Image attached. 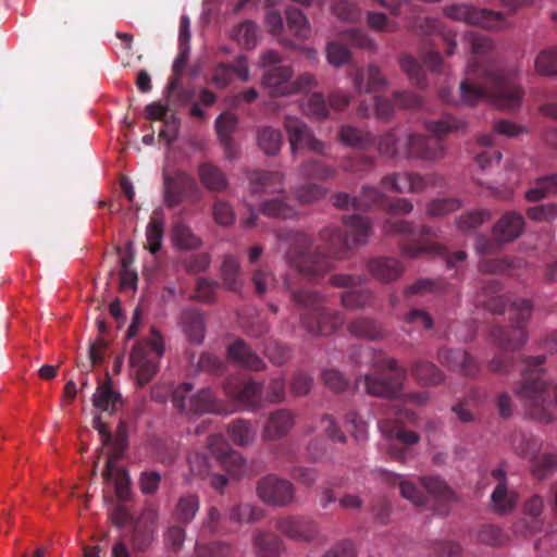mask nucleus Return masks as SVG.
Returning a JSON list of instances; mask_svg holds the SVG:
<instances>
[{
    "label": "nucleus",
    "mask_w": 557,
    "mask_h": 557,
    "mask_svg": "<svg viewBox=\"0 0 557 557\" xmlns=\"http://www.w3.org/2000/svg\"><path fill=\"white\" fill-rule=\"evenodd\" d=\"M545 360L543 355L523 360V382L516 393L533 419L549 423L557 413V384L544 377Z\"/></svg>",
    "instance_id": "4"
},
{
    "label": "nucleus",
    "mask_w": 557,
    "mask_h": 557,
    "mask_svg": "<svg viewBox=\"0 0 557 557\" xmlns=\"http://www.w3.org/2000/svg\"><path fill=\"white\" fill-rule=\"evenodd\" d=\"M476 540L484 545L503 546L508 543L509 536L500 528L485 524L479 529Z\"/></svg>",
    "instance_id": "56"
},
{
    "label": "nucleus",
    "mask_w": 557,
    "mask_h": 557,
    "mask_svg": "<svg viewBox=\"0 0 557 557\" xmlns=\"http://www.w3.org/2000/svg\"><path fill=\"white\" fill-rule=\"evenodd\" d=\"M164 341L161 334L151 329V336L137 342L129 355V367L135 373L137 384H148L160 370V360L164 355Z\"/></svg>",
    "instance_id": "6"
},
{
    "label": "nucleus",
    "mask_w": 557,
    "mask_h": 557,
    "mask_svg": "<svg viewBox=\"0 0 557 557\" xmlns=\"http://www.w3.org/2000/svg\"><path fill=\"white\" fill-rule=\"evenodd\" d=\"M103 445L111 449L106 461V475L109 476L112 474V469L117 466V462L127 447V434L123 423H120L117 426L116 434L114 436L112 435V441Z\"/></svg>",
    "instance_id": "37"
},
{
    "label": "nucleus",
    "mask_w": 557,
    "mask_h": 557,
    "mask_svg": "<svg viewBox=\"0 0 557 557\" xmlns=\"http://www.w3.org/2000/svg\"><path fill=\"white\" fill-rule=\"evenodd\" d=\"M172 233L173 242L180 249L193 250L202 245L201 239L193 233L189 226L182 222L175 223Z\"/></svg>",
    "instance_id": "48"
},
{
    "label": "nucleus",
    "mask_w": 557,
    "mask_h": 557,
    "mask_svg": "<svg viewBox=\"0 0 557 557\" xmlns=\"http://www.w3.org/2000/svg\"><path fill=\"white\" fill-rule=\"evenodd\" d=\"M201 184L210 191L223 193L228 187L226 174L211 162H202L198 166Z\"/></svg>",
    "instance_id": "29"
},
{
    "label": "nucleus",
    "mask_w": 557,
    "mask_h": 557,
    "mask_svg": "<svg viewBox=\"0 0 557 557\" xmlns=\"http://www.w3.org/2000/svg\"><path fill=\"white\" fill-rule=\"evenodd\" d=\"M358 199V210H371L373 208L384 209V205L387 201V196L382 193L379 188L371 185H363Z\"/></svg>",
    "instance_id": "45"
},
{
    "label": "nucleus",
    "mask_w": 557,
    "mask_h": 557,
    "mask_svg": "<svg viewBox=\"0 0 557 557\" xmlns=\"http://www.w3.org/2000/svg\"><path fill=\"white\" fill-rule=\"evenodd\" d=\"M276 529L297 542H312L320 537L318 522L309 517L287 516L276 521Z\"/></svg>",
    "instance_id": "18"
},
{
    "label": "nucleus",
    "mask_w": 557,
    "mask_h": 557,
    "mask_svg": "<svg viewBox=\"0 0 557 557\" xmlns=\"http://www.w3.org/2000/svg\"><path fill=\"white\" fill-rule=\"evenodd\" d=\"M503 285L498 280L491 278L484 282L482 292L478 296V304L487 313L531 312L533 304L530 299L521 298L512 294H499Z\"/></svg>",
    "instance_id": "8"
},
{
    "label": "nucleus",
    "mask_w": 557,
    "mask_h": 557,
    "mask_svg": "<svg viewBox=\"0 0 557 557\" xmlns=\"http://www.w3.org/2000/svg\"><path fill=\"white\" fill-rule=\"evenodd\" d=\"M530 462L532 474L539 480H544L557 470V454L536 455Z\"/></svg>",
    "instance_id": "50"
},
{
    "label": "nucleus",
    "mask_w": 557,
    "mask_h": 557,
    "mask_svg": "<svg viewBox=\"0 0 557 557\" xmlns=\"http://www.w3.org/2000/svg\"><path fill=\"white\" fill-rule=\"evenodd\" d=\"M283 289L295 309L314 313H325L327 300L321 293L308 288L295 287L288 275L283 277Z\"/></svg>",
    "instance_id": "16"
},
{
    "label": "nucleus",
    "mask_w": 557,
    "mask_h": 557,
    "mask_svg": "<svg viewBox=\"0 0 557 557\" xmlns=\"http://www.w3.org/2000/svg\"><path fill=\"white\" fill-rule=\"evenodd\" d=\"M434 238H437V230L423 225L417 238L408 239L400 244L401 255L410 259H418L426 255H445V247L432 242Z\"/></svg>",
    "instance_id": "17"
},
{
    "label": "nucleus",
    "mask_w": 557,
    "mask_h": 557,
    "mask_svg": "<svg viewBox=\"0 0 557 557\" xmlns=\"http://www.w3.org/2000/svg\"><path fill=\"white\" fill-rule=\"evenodd\" d=\"M374 367L379 371L387 370L389 375L381 372L367 374L364 376L366 392L372 396L395 398L404 387L408 370L398 364L394 358H382L374 361Z\"/></svg>",
    "instance_id": "7"
},
{
    "label": "nucleus",
    "mask_w": 557,
    "mask_h": 557,
    "mask_svg": "<svg viewBox=\"0 0 557 557\" xmlns=\"http://www.w3.org/2000/svg\"><path fill=\"white\" fill-rule=\"evenodd\" d=\"M443 177L437 174L422 176L414 172H394L384 175L380 184L391 193L395 194H419L423 193L429 185H442Z\"/></svg>",
    "instance_id": "10"
},
{
    "label": "nucleus",
    "mask_w": 557,
    "mask_h": 557,
    "mask_svg": "<svg viewBox=\"0 0 557 557\" xmlns=\"http://www.w3.org/2000/svg\"><path fill=\"white\" fill-rule=\"evenodd\" d=\"M221 406L210 388H202L191 395L188 400L186 414L219 413Z\"/></svg>",
    "instance_id": "33"
},
{
    "label": "nucleus",
    "mask_w": 557,
    "mask_h": 557,
    "mask_svg": "<svg viewBox=\"0 0 557 557\" xmlns=\"http://www.w3.org/2000/svg\"><path fill=\"white\" fill-rule=\"evenodd\" d=\"M492 507L497 513L505 515L510 512L517 504L518 496L513 491H509L505 482L498 483L492 495Z\"/></svg>",
    "instance_id": "41"
},
{
    "label": "nucleus",
    "mask_w": 557,
    "mask_h": 557,
    "mask_svg": "<svg viewBox=\"0 0 557 557\" xmlns=\"http://www.w3.org/2000/svg\"><path fill=\"white\" fill-rule=\"evenodd\" d=\"M295 424V416L288 409L271 412L264 424L262 437L264 441H275L286 436Z\"/></svg>",
    "instance_id": "24"
},
{
    "label": "nucleus",
    "mask_w": 557,
    "mask_h": 557,
    "mask_svg": "<svg viewBox=\"0 0 557 557\" xmlns=\"http://www.w3.org/2000/svg\"><path fill=\"white\" fill-rule=\"evenodd\" d=\"M354 87L358 92H372L381 90L386 86V79L382 75L376 65H369L367 69V82H364V73L357 70L352 77Z\"/></svg>",
    "instance_id": "31"
},
{
    "label": "nucleus",
    "mask_w": 557,
    "mask_h": 557,
    "mask_svg": "<svg viewBox=\"0 0 557 557\" xmlns=\"http://www.w3.org/2000/svg\"><path fill=\"white\" fill-rule=\"evenodd\" d=\"M164 234V224L161 219L152 216L146 228L147 246L146 248L152 253H157L161 249L162 238Z\"/></svg>",
    "instance_id": "57"
},
{
    "label": "nucleus",
    "mask_w": 557,
    "mask_h": 557,
    "mask_svg": "<svg viewBox=\"0 0 557 557\" xmlns=\"http://www.w3.org/2000/svg\"><path fill=\"white\" fill-rule=\"evenodd\" d=\"M251 283L256 295L263 296L274 287L276 278L272 271L259 268L253 270L251 274Z\"/></svg>",
    "instance_id": "63"
},
{
    "label": "nucleus",
    "mask_w": 557,
    "mask_h": 557,
    "mask_svg": "<svg viewBox=\"0 0 557 557\" xmlns=\"http://www.w3.org/2000/svg\"><path fill=\"white\" fill-rule=\"evenodd\" d=\"M232 38L246 49H252L258 40V26L252 21L247 20L232 30Z\"/></svg>",
    "instance_id": "49"
},
{
    "label": "nucleus",
    "mask_w": 557,
    "mask_h": 557,
    "mask_svg": "<svg viewBox=\"0 0 557 557\" xmlns=\"http://www.w3.org/2000/svg\"><path fill=\"white\" fill-rule=\"evenodd\" d=\"M461 102L475 106L484 98L498 109L516 110L523 97L513 75L498 69H482L470 64L467 77L460 83Z\"/></svg>",
    "instance_id": "3"
},
{
    "label": "nucleus",
    "mask_w": 557,
    "mask_h": 557,
    "mask_svg": "<svg viewBox=\"0 0 557 557\" xmlns=\"http://www.w3.org/2000/svg\"><path fill=\"white\" fill-rule=\"evenodd\" d=\"M524 218L520 212L504 213L493 227V238L497 243H510L517 239L524 230Z\"/></svg>",
    "instance_id": "23"
},
{
    "label": "nucleus",
    "mask_w": 557,
    "mask_h": 557,
    "mask_svg": "<svg viewBox=\"0 0 557 557\" xmlns=\"http://www.w3.org/2000/svg\"><path fill=\"white\" fill-rule=\"evenodd\" d=\"M292 76L293 69L290 66H273L264 71L261 84L272 97L289 96L293 95Z\"/></svg>",
    "instance_id": "20"
},
{
    "label": "nucleus",
    "mask_w": 557,
    "mask_h": 557,
    "mask_svg": "<svg viewBox=\"0 0 557 557\" xmlns=\"http://www.w3.org/2000/svg\"><path fill=\"white\" fill-rule=\"evenodd\" d=\"M227 355L237 366L252 371H260L265 367L263 360L243 339H237L231 344L227 348Z\"/></svg>",
    "instance_id": "26"
},
{
    "label": "nucleus",
    "mask_w": 557,
    "mask_h": 557,
    "mask_svg": "<svg viewBox=\"0 0 557 557\" xmlns=\"http://www.w3.org/2000/svg\"><path fill=\"white\" fill-rule=\"evenodd\" d=\"M418 482L428 493L429 508L438 516H447L451 505L458 502L455 491L438 475H422L418 478Z\"/></svg>",
    "instance_id": "12"
},
{
    "label": "nucleus",
    "mask_w": 557,
    "mask_h": 557,
    "mask_svg": "<svg viewBox=\"0 0 557 557\" xmlns=\"http://www.w3.org/2000/svg\"><path fill=\"white\" fill-rule=\"evenodd\" d=\"M375 160L373 157L356 153L347 157L342 162V169L346 172L363 176L374 169Z\"/></svg>",
    "instance_id": "52"
},
{
    "label": "nucleus",
    "mask_w": 557,
    "mask_h": 557,
    "mask_svg": "<svg viewBox=\"0 0 557 557\" xmlns=\"http://www.w3.org/2000/svg\"><path fill=\"white\" fill-rule=\"evenodd\" d=\"M284 126L288 134L292 153L295 154L298 149L307 148L310 151L325 156V144L314 137L311 129L305 122L295 116H286Z\"/></svg>",
    "instance_id": "14"
},
{
    "label": "nucleus",
    "mask_w": 557,
    "mask_h": 557,
    "mask_svg": "<svg viewBox=\"0 0 557 557\" xmlns=\"http://www.w3.org/2000/svg\"><path fill=\"white\" fill-rule=\"evenodd\" d=\"M257 494L263 503L269 505L287 506L294 500L295 487L286 479L268 474L259 480Z\"/></svg>",
    "instance_id": "13"
},
{
    "label": "nucleus",
    "mask_w": 557,
    "mask_h": 557,
    "mask_svg": "<svg viewBox=\"0 0 557 557\" xmlns=\"http://www.w3.org/2000/svg\"><path fill=\"white\" fill-rule=\"evenodd\" d=\"M232 546L224 541H213L206 544L199 542L195 545L196 557H230Z\"/></svg>",
    "instance_id": "59"
},
{
    "label": "nucleus",
    "mask_w": 557,
    "mask_h": 557,
    "mask_svg": "<svg viewBox=\"0 0 557 557\" xmlns=\"http://www.w3.org/2000/svg\"><path fill=\"white\" fill-rule=\"evenodd\" d=\"M542 440L527 433H515L511 437V449L513 453L523 459L531 461L542 449Z\"/></svg>",
    "instance_id": "32"
},
{
    "label": "nucleus",
    "mask_w": 557,
    "mask_h": 557,
    "mask_svg": "<svg viewBox=\"0 0 557 557\" xmlns=\"http://www.w3.org/2000/svg\"><path fill=\"white\" fill-rule=\"evenodd\" d=\"M220 277L225 289L238 293L244 286L239 260L232 255L224 256L220 268Z\"/></svg>",
    "instance_id": "28"
},
{
    "label": "nucleus",
    "mask_w": 557,
    "mask_h": 557,
    "mask_svg": "<svg viewBox=\"0 0 557 557\" xmlns=\"http://www.w3.org/2000/svg\"><path fill=\"white\" fill-rule=\"evenodd\" d=\"M184 333L189 342L200 344L205 337V322L202 315H184L182 321Z\"/></svg>",
    "instance_id": "61"
},
{
    "label": "nucleus",
    "mask_w": 557,
    "mask_h": 557,
    "mask_svg": "<svg viewBox=\"0 0 557 557\" xmlns=\"http://www.w3.org/2000/svg\"><path fill=\"white\" fill-rule=\"evenodd\" d=\"M120 401L121 395L113 388L111 379L100 383L92 396L94 406L101 412H114Z\"/></svg>",
    "instance_id": "34"
},
{
    "label": "nucleus",
    "mask_w": 557,
    "mask_h": 557,
    "mask_svg": "<svg viewBox=\"0 0 557 557\" xmlns=\"http://www.w3.org/2000/svg\"><path fill=\"white\" fill-rule=\"evenodd\" d=\"M338 137L345 145L358 149H364L372 144V137L369 133H363L350 125L342 126Z\"/></svg>",
    "instance_id": "54"
},
{
    "label": "nucleus",
    "mask_w": 557,
    "mask_h": 557,
    "mask_svg": "<svg viewBox=\"0 0 557 557\" xmlns=\"http://www.w3.org/2000/svg\"><path fill=\"white\" fill-rule=\"evenodd\" d=\"M257 143L267 156H275L282 147V133L272 126H262L258 129Z\"/></svg>",
    "instance_id": "42"
},
{
    "label": "nucleus",
    "mask_w": 557,
    "mask_h": 557,
    "mask_svg": "<svg viewBox=\"0 0 557 557\" xmlns=\"http://www.w3.org/2000/svg\"><path fill=\"white\" fill-rule=\"evenodd\" d=\"M367 268L374 278L383 283L396 281L404 273L401 262L392 257L370 259L367 263Z\"/></svg>",
    "instance_id": "25"
},
{
    "label": "nucleus",
    "mask_w": 557,
    "mask_h": 557,
    "mask_svg": "<svg viewBox=\"0 0 557 557\" xmlns=\"http://www.w3.org/2000/svg\"><path fill=\"white\" fill-rule=\"evenodd\" d=\"M535 70L544 76L557 75V48L542 50L535 59Z\"/></svg>",
    "instance_id": "58"
},
{
    "label": "nucleus",
    "mask_w": 557,
    "mask_h": 557,
    "mask_svg": "<svg viewBox=\"0 0 557 557\" xmlns=\"http://www.w3.org/2000/svg\"><path fill=\"white\" fill-rule=\"evenodd\" d=\"M557 194V173L539 177L529 188L524 197L528 201L537 202L544 198Z\"/></svg>",
    "instance_id": "39"
},
{
    "label": "nucleus",
    "mask_w": 557,
    "mask_h": 557,
    "mask_svg": "<svg viewBox=\"0 0 557 557\" xmlns=\"http://www.w3.org/2000/svg\"><path fill=\"white\" fill-rule=\"evenodd\" d=\"M227 434L235 445L246 447L255 442L257 432L249 420L239 418L228 423Z\"/></svg>",
    "instance_id": "36"
},
{
    "label": "nucleus",
    "mask_w": 557,
    "mask_h": 557,
    "mask_svg": "<svg viewBox=\"0 0 557 557\" xmlns=\"http://www.w3.org/2000/svg\"><path fill=\"white\" fill-rule=\"evenodd\" d=\"M438 360L442 364L465 376H475L480 372L478 361L467 351L460 349H440Z\"/></svg>",
    "instance_id": "22"
},
{
    "label": "nucleus",
    "mask_w": 557,
    "mask_h": 557,
    "mask_svg": "<svg viewBox=\"0 0 557 557\" xmlns=\"http://www.w3.org/2000/svg\"><path fill=\"white\" fill-rule=\"evenodd\" d=\"M326 189L315 183L302 184L294 189L296 200L301 205H309L322 199Z\"/></svg>",
    "instance_id": "60"
},
{
    "label": "nucleus",
    "mask_w": 557,
    "mask_h": 557,
    "mask_svg": "<svg viewBox=\"0 0 557 557\" xmlns=\"http://www.w3.org/2000/svg\"><path fill=\"white\" fill-rule=\"evenodd\" d=\"M373 300V294L366 288H355L342 294V302L346 309H364Z\"/></svg>",
    "instance_id": "53"
},
{
    "label": "nucleus",
    "mask_w": 557,
    "mask_h": 557,
    "mask_svg": "<svg viewBox=\"0 0 557 557\" xmlns=\"http://www.w3.org/2000/svg\"><path fill=\"white\" fill-rule=\"evenodd\" d=\"M305 115L314 120H323L329 115V106L321 92H313L300 104Z\"/></svg>",
    "instance_id": "47"
},
{
    "label": "nucleus",
    "mask_w": 557,
    "mask_h": 557,
    "mask_svg": "<svg viewBox=\"0 0 557 557\" xmlns=\"http://www.w3.org/2000/svg\"><path fill=\"white\" fill-rule=\"evenodd\" d=\"M410 373L422 386H436L445 381V374L434 363L426 360H416L410 367Z\"/></svg>",
    "instance_id": "30"
},
{
    "label": "nucleus",
    "mask_w": 557,
    "mask_h": 557,
    "mask_svg": "<svg viewBox=\"0 0 557 557\" xmlns=\"http://www.w3.org/2000/svg\"><path fill=\"white\" fill-rule=\"evenodd\" d=\"M298 174L307 180L327 181L334 178L337 175V171L322 161L309 159L299 165Z\"/></svg>",
    "instance_id": "40"
},
{
    "label": "nucleus",
    "mask_w": 557,
    "mask_h": 557,
    "mask_svg": "<svg viewBox=\"0 0 557 557\" xmlns=\"http://www.w3.org/2000/svg\"><path fill=\"white\" fill-rule=\"evenodd\" d=\"M343 222L348 230L326 226L320 231L319 238L327 247L312 248V237L300 231H276L277 239L288 244L285 251L287 264L309 281L324 277L334 268L335 260L342 259L354 247L364 245L371 234L369 218L344 215Z\"/></svg>",
    "instance_id": "1"
},
{
    "label": "nucleus",
    "mask_w": 557,
    "mask_h": 557,
    "mask_svg": "<svg viewBox=\"0 0 557 557\" xmlns=\"http://www.w3.org/2000/svg\"><path fill=\"white\" fill-rule=\"evenodd\" d=\"M417 109L422 106V99L411 91H395L393 100L383 97L374 98L375 114L383 121H388L394 112V107Z\"/></svg>",
    "instance_id": "21"
},
{
    "label": "nucleus",
    "mask_w": 557,
    "mask_h": 557,
    "mask_svg": "<svg viewBox=\"0 0 557 557\" xmlns=\"http://www.w3.org/2000/svg\"><path fill=\"white\" fill-rule=\"evenodd\" d=\"M257 557H280L283 542L275 534L267 531H257L252 537Z\"/></svg>",
    "instance_id": "35"
},
{
    "label": "nucleus",
    "mask_w": 557,
    "mask_h": 557,
    "mask_svg": "<svg viewBox=\"0 0 557 557\" xmlns=\"http://www.w3.org/2000/svg\"><path fill=\"white\" fill-rule=\"evenodd\" d=\"M383 480L391 484L399 487L400 495L412 503L414 506L420 508H429V497L420 488L417 482L411 479L398 474L388 470H381Z\"/></svg>",
    "instance_id": "19"
},
{
    "label": "nucleus",
    "mask_w": 557,
    "mask_h": 557,
    "mask_svg": "<svg viewBox=\"0 0 557 557\" xmlns=\"http://www.w3.org/2000/svg\"><path fill=\"white\" fill-rule=\"evenodd\" d=\"M461 546L455 541H435L430 546L429 557H460Z\"/></svg>",
    "instance_id": "64"
},
{
    "label": "nucleus",
    "mask_w": 557,
    "mask_h": 557,
    "mask_svg": "<svg viewBox=\"0 0 557 557\" xmlns=\"http://www.w3.org/2000/svg\"><path fill=\"white\" fill-rule=\"evenodd\" d=\"M446 287V282L442 278H419L406 287V296L413 295H428L443 292Z\"/></svg>",
    "instance_id": "55"
},
{
    "label": "nucleus",
    "mask_w": 557,
    "mask_h": 557,
    "mask_svg": "<svg viewBox=\"0 0 557 557\" xmlns=\"http://www.w3.org/2000/svg\"><path fill=\"white\" fill-rule=\"evenodd\" d=\"M444 11L451 20L486 29H502L506 26V15L500 11L479 9L468 3L451 4Z\"/></svg>",
    "instance_id": "9"
},
{
    "label": "nucleus",
    "mask_w": 557,
    "mask_h": 557,
    "mask_svg": "<svg viewBox=\"0 0 557 557\" xmlns=\"http://www.w3.org/2000/svg\"><path fill=\"white\" fill-rule=\"evenodd\" d=\"M200 508L199 497L196 494L182 495L173 509V517L182 524L190 523Z\"/></svg>",
    "instance_id": "38"
},
{
    "label": "nucleus",
    "mask_w": 557,
    "mask_h": 557,
    "mask_svg": "<svg viewBox=\"0 0 557 557\" xmlns=\"http://www.w3.org/2000/svg\"><path fill=\"white\" fill-rule=\"evenodd\" d=\"M286 21L287 28L294 36L300 39H306L309 36V23L301 10L294 7L287 8Z\"/></svg>",
    "instance_id": "51"
},
{
    "label": "nucleus",
    "mask_w": 557,
    "mask_h": 557,
    "mask_svg": "<svg viewBox=\"0 0 557 557\" xmlns=\"http://www.w3.org/2000/svg\"><path fill=\"white\" fill-rule=\"evenodd\" d=\"M467 122L454 115H444L441 120L426 123V129L433 137L420 134H398L391 129L382 135L377 143V149L382 156L396 158L407 157L426 161L441 160L445 156L443 138L449 134L465 131Z\"/></svg>",
    "instance_id": "2"
},
{
    "label": "nucleus",
    "mask_w": 557,
    "mask_h": 557,
    "mask_svg": "<svg viewBox=\"0 0 557 557\" xmlns=\"http://www.w3.org/2000/svg\"><path fill=\"white\" fill-rule=\"evenodd\" d=\"M527 315H515L509 326H494L491 331V338L502 350L520 349L527 341Z\"/></svg>",
    "instance_id": "15"
},
{
    "label": "nucleus",
    "mask_w": 557,
    "mask_h": 557,
    "mask_svg": "<svg viewBox=\"0 0 557 557\" xmlns=\"http://www.w3.org/2000/svg\"><path fill=\"white\" fill-rule=\"evenodd\" d=\"M491 218L492 213L486 209L470 211L460 215L457 226L462 232L471 231L490 221Z\"/></svg>",
    "instance_id": "62"
},
{
    "label": "nucleus",
    "mask_w": 557,
    "mask_h": 557,
    "mask_svg": "<svg viewBox=\"0 0 557 557\" xmlns=\"http://www.w3.org/2000/svg\"><path fill=\"white\" fill-rule=\"evenodd\" d=\"M380 430L388 437H395L397 441L405 445H414L419 443L420 435L417 432L407 430L396 422H392L388 419L381 420L379 422Z\"/></svg>",
    "instance_id": "44"
},
{
    "label": "nucleus",
    "mask_w": 557,
    "mask_h": 557,
    "mask_svg": "<svg viewBox=\"0 0 557 557\" xmlns=\"http://www.w3.org/2000/svg\"><path fill=\"white\" fill-rule=\"evenodd\" d=\"M284 174L278 171L255 170L248 173L250 193L252 195L277 194L260 205V212L273 219H294L298 211L283 188Z\"/></svg>",
    "instance_id": "5"
},
{
    "label": "nucleus",
    "mask_w": 557,
    "mask_h": 557,
    "mask_svg": "<svg viewBox=\"0 0 557 557\" xmlns=\"http://www.w3.org/2000/svg\"><path fill=\"white\" fill-rule=\"evenodd\" d=\"M349 332L360 338L377 339L383 337V329L374 319L360 315L356 318L349 325Z\"/></svg>",
    "instance_id": "43"
},
{
    "label": "nucleus",
    "mask_w": 557,
    "mask_h": 557,
    "mask_svg": "<svg viewBox=\"0 0 557 557\" xmlns=\"http://www.w3.org/2000/svg\"><path fill=\"white\" fill-rule=\"evenodd\" d=\"M104 480L114 483L115 495L120 502H127L131 499V481L127 471L124 468L115 466L112 469V474L107 476L106 469L102 473Z\"/></svg>",
    "instance_id": "46"
},
{
    "label": "nucleus",
    "mask_w": 557,
    "mask_h": 557,
    "mask_svg": "<svg viewBox=\"0 0 557 557\" xmlns=\"http://www.w3.org/2000/svg\"><path fill=\"white\" fill-rule=\"evenodd\" d=\"M301 326L311 335L327 336L341 324V315H298Z\"/></svg>",
    "instance_id": "27"
},
{
    "label": "nucleus",
    "mask_w": 557,
    "mask_h": 557,
    "mask_svg": "<svg viewBox=\"0 0 557 557\" xmlns=\"http://www.w3.org/2000/svg\"><path fill=\"white\" fill-rule=\"evenodd\" d=\"M224 392L245 410L256 412L263 407V384L260 382L228 377L224 383Z\"/></svg>",
    "instance_id": "11"
}]
</instances>
